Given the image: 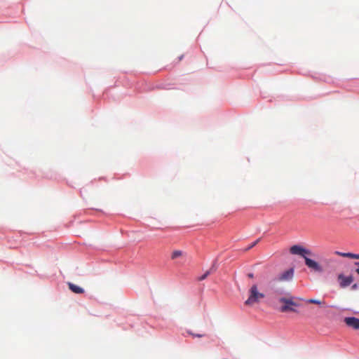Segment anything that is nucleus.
Instances as JSON below:
<instances>
[{"label": "nucleus", "instance_id": "nucleus-1", "mask_svg": "<svg viewBox=\"0 0 359 359\" xmlns=\"http://www.w3.org/2000/svg\"><path fill=\"white\" fill-rule=\"evenodd\" d=\"M249 296L245 302L246 306H253L255 304L259 303L261 299L265 298V294L259 291L257 284H253L249 289Z\"/></svg>", "mask_w": 359, "mask_h": 359}, {"label": "nucleus", "instance_id": "nucleus-9", "mask_svg": "<svg viewBox=\"0 0 359 359\" xmlns=\"http://www.w3.org/2000/svg\"><path fill=\"white\" fill-rule=\"evenodd\" d=\"M184 255H185V253L182 250H173L172 252L171 253L170 259L172 260H175L178 258L182 257Z\"/></svg>", "mask_w": 359, "mask_h": 359}, {"label": "nucleus", "instance_id": "nucleus-11", "mask_svg": "<svg viewBox=\"0 0 359 359\" xmlns=\"http://www.w3.org/2000/svg\"><path fill=\"white\" fill-rule=\"evenodd\" d=\"M211 273V269L207 271L203 276H201L198 280H205Z\"/></svg>", "mask_w": 359, "mask_h": 359}, {"label": "nucleus", "instance_id": "nucleus-16", "mask_svg": "<svg viewBox=\"0 0 359 359\" xmlns=\"http://www.w3.org/2000/svg\"><path fill=\"white\" fill-rule=\"evenodd\" d=\"M254 246H255V243H252V244H251V245H250V246L246 249V250L251 249V248H253Z\"/></svg>", "mask_w": 359, "mask_h": 359}, {"label": "nucleus", "instance_id": "nucleus-12", "mask_svg": "<svg viewBox=\"0 0 359 359\" xmlns=\"http://www.w3.org/2000/svg\"><path fill=\"white\" fill-rule=\"evenodd\" d=\"M342 257H348V258H351V259H353V253H351V252H345V254H343V255H342Z\"/></svg>", "mask_w": 359, "mask_h": 359}, {"label": "nucleus", "instance_id": "nucleus-13", "mask_svg": "<svg viewBox=\"0 0 359 359\" xmlns=\"http://www.w3.org/2000/svg\"><path fill=\"white\" fill-rule=\"evenodd\" d=\"M188 333L194 337H202L203 335V334H195L191 332H188Z\"/></svg>", "mask_w": 359, "mask_h": 359}, {"label": "nucleus", "instance_id": "nucleus-3", "mask_svg": "<svg viewBox=\"0 0 359 359\" xmlns=\"http://www.w3.org/2000/svg\"><path fill=\"white\" fill-rule=\"evenodd\" d=\"M305 264L312 271L317 273H322L323 271V266L318 263L317 262L307 257H304Z\"/></svg>", "mask_w": 359, "mask_h": 359}, {"label": "nucleus", "instance_id": "nucleus-5", "mask_svg": "<svg viewBox=\"0 0 359 359\" xmlns=\"http://www.w3.org/2000/svg\"><path fill=\"white\" fill-rule=\"evenodd\" d=\"M338 280L341 287L344 288L350 285L353 281V278L352 276H345L342 273L338 275Z\"/></svg>", "mask_w": 359, "mask_h": 359}, {"label": "nucleus", "instance_id": "nucleus-8", "mask_svg": "<svg viewBox=\"0 0 359 359\" xmlns=\"http://www.w3.org/2000/svg\"><path fill=\"white\" fill-rule=\"evenodd\" d=\"M69 288L74 293L76 294H82L84 292V290L81 287L74 285L72 283H68Z\"/></svg>", "mask_w": 359, "mask_h": 359}, {"label": "nucleus", "instance_id": "nucleus-4", "mask_svg": "<svg viewBox=\"0 0 359 359\" xmlns=\"http://www.w3.org/2000/svg\"><path fill=\"white\" fill-rule=\"evenodd\" d=\"M290 252L292 255H298L304 258L306 257V255H311V252L309 250H306L299 245H294L290 249Z\"/></svg>", "mask_w": 359, "mask_h": 359}, {"label": "nucleus", "instance_id": "nucleus-14", "mask_svg": "<svg viewBox=\"0 0 359 359\" xmlns=\"http://www.w3.org/2000/svg\"><path fill=\"white\" fill-rule=\"evenodd\" d=\"M355 265H357L358 267L355 269V272L359 275V262H356Z\"/></svg>", "mask_w": 359, "mask_h": 359}, {"label": "nucleus", "instance_id": "nucleus-17", "mask_svg": "<svg viewBox=\"0 0 359 359\" xmlns=\"http://www.w3.org/2000/svg\"><path fill=\"white\" fill-rule=\"evenodd\" d=\"M335 253H336L337 255H338L341 256V257H342V255H343V254H345V252H336Z\"/></svg>", "mask_w": 359, "mask_h": 359}, {"label": "nucleus", "instance_id": "nucleus-6", "mask_svg": "<svg viewBox=\"0 0 359 359\" xmlns=\"http://www.w3.org/2000/svg\"><path fill=\"white\" fill-rule=\"evenodd\" d=\"M294 276V269L291 268L289 269L284 272H283L281 274H280L278 277V281H289L291 280L293 278Z\"/></svg>", "mask_w": 359, "mask_h": 359}, {"label": "nucleus", "instance_id": "nucleus-18", "mask_svg": "<svg viewBox=\"0 0 359 359\" xmlns=\"http://www.w3.org/2000/svg\"><path fill=\"white\" fill-rule=\"evenodd\" d=\"M248 276L250 278H252L254 277V275H253V273H248Z\"/></svg>", "mask_w": 359, "mask_h": 359}, {"label": "nucleus", "instance_id": "nucleus-2", "mask_svg": "<svg viewBox=\"0 0 359 359\" xmlns=\"http://www.w3.org/2000/svg\"><path fill=\"white\" fill-rule=\"evenodd\" d=\"M278 302L283 304L279 308V311L282 313L296 312L297 311L294 307L299 306L292 296L280 297L278 299Z\"/></svg>", "mask_w": 359, "mask_h": 359}, {"label": "nucleus", "instance_id": "nucleus-20", "mask_svg": "<svg viewBox=\"0 0 359 359\" xmlns=\"http://www.w3.org/2000/svg\"><path fill=\"white\" fill-rule=\"evenodd\" d=\"M260 239H257V241H255L253 243H255V245L259 243Z\"/></svg>", "mask_w": 359, "mask_h": 359}, {"label": "nucleus", "instance_id": "nucleus-7", "mask_svg": "<svg viewBox=\"0 0 359 359\" xmlns=\"http://www.w3.org/2000/svg\"><path fill=\"white\" fill-rule=\"evenodd\" d=\"M345 323L354 329H359V319L355 317H347L344 318Z\"/></svg>", "mask_w": 359, "mask_h": 359}, {"label": "nucleus", "instance_id": "nucleus-15", "mask_svg": "<svg viewBox=\"0 0 359 359\" xmlns=\"http://www.w3.org/2000/svg\"><path fill=\"white\" fill-rule=\"evenodd\" d=\"M353 259H359V255L358 254H353Z\"/></svg>", "mask_w": 359, "mask_h": 359}, {"label": "nucleus", "instance_id": "nucleus-19", "mask_svg": "<svg viewBox=\"0 0 359 359\" xmlns=\"http://www.w3.org/2000/svg\"><path fill=\"white\" fill-rule=\"evenodd\" d=\"M357 287H358L357 284H354V285H352V289L353 290H355V289H357Z\"/></svg>", "mask_w": 359, "mask_h": 359}, {"label": "nucleus", "instance_id": "nucleus-10", "mask_svg": "<svg viewBox=\"0 0 359 359\" xmlns=\"http://www.w3.org/2000/svg\"><path fill=\"white\" fill-rule=\"evenodd\" d=\"M306 302L309 303V304H318V305H321V304H324V302H322V301L318 300V299H309L306 300Z\"/></svg>", "mask_w": 359, "mask_h": 359}]
</instances>
